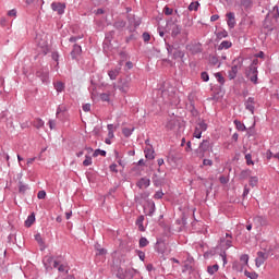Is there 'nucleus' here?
I'll return each instance as SVG.
<instances>
[{
  "instance_id": "1",
  "label": "nucleus",
  "mask_w": 279,
  "mask_h": 279,
  "mask_svg": "<svg viewBox=\"0 0 279 279\" xmlns=\"http://www.w3.org/2000/svg\"><path fill=\"white\" fill-rule=\"evenodd\" d=\"M117 87L121 93L128 94L132 87V80L129 77L120 78Z\"/></svg>"
},
{
  "instance_id": "2",
  "label": "nucleus",
  "mask_w": 279,
  "mask_h": 279,
  "mask_svg": "<svg viewBox=\"0 0 279 279\" xmlns=\"http://www.w3.org/2000/svg\"><path fill=\"white\" fill-rule=\"evenodd\" d=\"M246 77L250 80V82L257 84L258 81V71L255 66H250L246 71Z\"/></svg>"
},
{
  "instance_id": "3",
  "label": "nucleus",
  "mask_w": 279,
  "mask_h": 279,
  "mask_svg": "<svg viewBox=\"0 0 279 279\" xmlns=\"http://www.w3.org/2000/svg\"><path fill=\"white\" fill-rule=\"evenodd\" d=\"M268 253H264L263 251L257 252V257L255 259V266L256 267H262L265 262L268 259Z\"/></svg>"
},
{
  "instance_id": "4",
  "label": "nucleus",
  "mask_w": 279,
  "mask_h": 279,
  "mask_svg": "<svg viewBox=\"0 0 279 279\" xmlns=\"http://www.w3.org/2000/svg\"><path fill=\"white\" fill-rule=\"evenodd\" d=\"M66 4L63 2H52L51 3V10L53 12H57L59 15H62L65 13Z\"/></svg>"
},
{
  "instance_id": "5",
  "label": "nucleus",
  "mask_w": 279,
  "mask_h": 279,
  "mask_svg": "<svg viewBox=\"0 0 279 279\" xmlns=\"http://www.w3.org/2000/svg\"><path fill=\"white\" fill-rule=\"evenodd\" d=\"M207 130V124L205 122H199L197 125H196V129H195V132H194V136L196 138H201L202 137V133L204 131Z\"/></svg>"
},
{
  "instance_id": "6",
  "label": "nucleus",
  "mask_w": 279,
  "mask_h": 279,
  "mask_svg": "<svg viewBox=\"0 0 279 279\" xmlns=\"http://www.w3.org/2000/svg\"><path fill=\"white\" fill-rule=\"evenodd\" d=\"M209 147H210V142L207 140L203 141V143L199 145V153H198L199 158H204L205 153L208 151Z\"/></svg>"
},
{
  "instance_id": "7",
  "label": "nucleus",
  "mask_w": 279,
  "mask_h": 279,
  "mask_svg": "<svg viewBox=\"0 0 279 279\" xmlns=\"http://www.w3.org/2000/svg\"><path fill=\"white\" fill-rule=\"evenodd\" d=\"M150 185V180L148 178H141L137 182H136V186L140 190H145Z\"/></svg>"
},
{
  "instance_id": "8",
  "label": "nucleus",
  "mask_w": 279,
  "mask_h": 279,
  "mask_svg": "<svg viewBox=\"0 0 279 279\" xmlns=\"http://www.w3.org/2000/svg\"><path fill=\"white\" fill-rule=\"evenodd\" d=\"M235 24L236 21L234 12L227 13V25H229V28H234Z\"/></svg>"
},
{
  "instance_id": "9",
  "label": "nucleus",
  "mask_w": 279,
  "mask_h": 279,
  "mask_svg": "<svg viewBox=\"0 0 279 279\" xmlns=\"http://www.w3.org/2000/svg\"><path fill=\"white\" fill-rule=\"evenodd\" d=\"M170 29H171V36L177 37L181 34L182 27L175 23L169 24Z\"/></svg>"
},
{
  "instance_id": "10",
  "label": "nucleus",
  "mask_w": 279,
  "mask_h": 279,
  "mask_svg": "<svg viewBox=\"0 0 279 279\" xmlns=\"http://www.w3.org/2000/svg\"><path fill=\"white\" fill-rule=\"evenodd\" d=\"M255 99L250 97L247 98V100L245 101V109H247L252 114H254L255 111Z\"/></svg>"
},
{
  "instance_id": "11",
  "label": "nucleus",
  "mask_w": 279,
  "mask_h": 279,
  "mask_svg": "<svg viewBox=\"0 0 279 279\" xmlns=\"http://www.w3.org/2000/svg\"><path fill=\"white\" fill-rule=\"evenodd\" d=\"M155 203L154 202H148L147 205L144 207V211L147 216L151 217L155 213Z\"/></svg>"
},
{
  "instance_id": "12",
  "label": "nucleus",
  "mask_w": 279,
  "mask_h": 279,
  "mask_svg": "<svg viewBox=\"0 0 279 279\" xmlns=\"http://www.w3.org/2000/svg\"><path fill=\"white\" fill-rule=\"evenodd\" d=\"M36 221V217L35 214L32 213L31 215H28V218H26V221H24V225L26 226V228H31Z\"/></svg>"
},
{
  "instance_id": "13",
  "label": "nucleus",
  "mask_w": 279,
  "mask_h": 279,
  "mask_svg": "<svg viewBox=\"0 0 279 279\" xmlns=\"http://www.w3.org/2000/svg\"><path fill=\"white\" fill-rule=\"evenodd\" d=\"M82 53V46H78L77 44H75L73 46V50L71 52V56L73 59L77 58V56H80Z\"/></svg>"
},
{
  "instance_id": "14",
  "label": "nucleus",
  "mask_w": 279,
  "mask_h": 279,
  "mask_svg": "<svg viewBox=\"0 0 279 279\" xmlns=\"http://www.w3.org/2000/svg\"><path fill=\"white\" fill-rule=\"evenodd\" d=\"M148 197H149V193H148V192H143V193H141V194H138V195L135 196V202L138 203V204H141L142 201H145V199H147Z\"/></svg>"
},
{
  "instance_id": "15",
  "label": "nucleus",
  "mask_w": 279,
  "mask_h": 279,
  "mask_svg": "<svg viewBox=\"0 0 279 279\" xmlns=\"http://www.w3.org/2000/svg\"><path fill=\"white\" fill-rule=\"evenodd\" d=\"M144 151H145V157L147 158V160H154L155 151L151 147L146 148Z\"/></svg>"
},
{
  "instance_id": "16",
  "label": "nucleus",
  "mask_w": 279,
  "mask_h": 279,
  "mask_svg": "<svg viewBox=\"0 0 279 279\" xmlns=\"http://www.w3.org/2000/svg\"><path fill=\"white\" fill-rule=\"evenodd\" d=\"M218 270H219V264H214L213 266L207 267V272L210 276H214L216 272H218Z\"/></svg>"
},
{
  "instance_id": "17",
  "label": "nucleus",
  "mask_w": 279,
  "mask_h": 279,
  "mask_svg": "<svg viewBox=\"0 0 279 279\" xmlns=\"http://www.w3.org/2000/svg\"><path fill=\"white\" fill-rule=\"evenodd\" d=\"M248 260H250L248 255H242V256L240 257V262L242 263V264H241L240 271H243V267L248 265Z\"/></svg>"
},
{
  "instance_id": "18",
  "label": "nucleus",
  "mask_w": 279,
  "mask_h": 279,
  "mask_svg": "<svg viewBox=\"0 0 279 279\" xmlns=\"http://www.w3.org/2000/svg\"><path fill=\"white\" fill-rule=\"evenodd\" d=\"M121 72V68L116 69V70H111L108 75L110 77V80L114 81L117 80V77L119 76V73Z\"/></svg>"
},
{
  "instance_id": "19",
  "label": "nucleus",
  "mask_w": 279,
  "mask_h": 279,
  "mask_svg": "<svg viewBox=\"0 0 279 279\" xmlns=\"http://www.w3.org/2000/svg\"><path fill=\"white\" fill-rule=\"evenodd\" d=\"M143 221H144V216L143 215L138 216V218L136 219V226L138 227V230L141 232L145 231V228L143 226Z\"/></svg>"
},
{
  "instance_id": "20",
  "label": "nucleus",
  "mask_w": 279,
  "mask_h": 279,
  "mask_svg": "<svg viewBox=\"0 0 279 279\" xmlns=\"http://www.w3.org/2000/svg\"><path fill=\"white\" fill-rule=\"evenodd\" d=\"M53 257H45L44 259V266L46 268V270L51 269V264L53 263Z\"/></svg>"
},
{
  "instance_id": "21",
  "label": "nucleus",
  "mask_w": 279,
  "mask_h": 279,
  "mask_svg": "<svg viewBox=\"0 0 279 279\" xmlns=\"http://www.w3.org/2000/svg\"><path fill=\"white\" fill-rule=\"evenodd\" d=\"M238 72L239 68L236 65L231 68V71H229V80H234L236 77Z\"/></svg>"
},
{
  "instance_id": "22",
  "label": "nucleus",
  "mask_w": 279,
  "mask_h": 279,
  "mask_svg": "<svg viewBox=\"0 0 279 279\" xmlns=\"http://www.w3.org/2000/svg\"><path fill=\"white\" fill-rule=\"evenodd\" d=\"M95 248L97 252L96 255H98V256H105L108 253V251H106L105 247H100V245H96Z\"/></svg>"
},
{
  "instance_id": "23",
  "label": "nucleus",
  "mask_w": 279,
  "mask_h": 279,
  "mask_svg": "<svg viewBox=\"0 0 279 279\" xmlns=\"http://www.w3.org/2000/svg\"><path fill=\"white\" fill-rule=\"evenodd\" d=\"M53 86H54V89L58 93H62L64 90V88H65V85L62 82H57V83L53 84Z\"/></svg>"
},
{
  "instance_id": "24",
  "label": "nucleus",
  "mask_w": 279,
  "mask_h": 279,
  "mask_svg": "<svg viewBox=\"0 0 279 279\" xmlns=\"http://www.w3.org/2000/svg\"><path fill=\"white\" fill-rule=\"evenodd\" d=\"M101 101L110 102L111 100V93H104L99 95Z\"/></svg>"
},
{
  "instance_id": "25",
  "label": "nucleus",
  "mask_w": 279,
  "mask_h": 279,
  "mask_svg": "<svg viewBox=\"0 0 279 279\" xmlns=\"http://www.w3.org/2000/svg\"><path fill=\"white\" fill-rule=\"evenodd\" d=\"M220 245L228 250L229 247L232 246V241H231V239H227L226 241L220 240Z\"/></svg>"
},
{
  "instance_id": "26",
  "label": "nucleus",
  "mask_w": 279,
  "mask_h": 279,
  "mask_svg": "<svg viewBox=\"0 0 279 279\" xmlns=\"http://www.w3.org/2000/svg\"><path fill=\"white\" fill-rule=\"evenodd\" d=\"M232 47V44L230 40H222V44H220V49H230Z\"/></svg>"
},
{
  "instance_id": "27",
  "label": "nucleus",
  "mask_w": 279,
  "mask_h": 279,
  "mask_svg": "<svg viewBox=\"0 0 279 279\" xmlns=\"http://www.w3.org/2000/svg\"><path fill=\"white\" fill-rule=\"evenodd\" d=\"M216 37H218V39L227 38L228 32L226 29L218 31V33H216Z\"/></svg>"
},
{
  "instance_id": "28",
  "label": "nucleus",
  "mask_w": 279,
  "mask_h": 279,
  "mask_svg": "<svg viewBox=\"0 0 279 279\" xmlns=\"http://www.w3.org/2000/svg\"><path fill=\"white\" fill-rule=\"evenodd\" d=\"M240 5L243 7L244 9H248L252 5V0H241Z\"/></svg>"
},
{
  "instance_id": "29",
  "label": "nucleus",
  "mask_w": 279,
  "mask_h": 279,
  "mask_svg": "<svg viewBox=\"0 0 279 279\" xmlns=\"http://www.w3.org/2000/svg\"><path fill=\"white\" fill-rule=\"evenodd\" d=\"M248 183H250V186L255 187L258 184V178L251 177Z\"/></svg>"
},
{
  "instance_id": "30",
  "label": "nucleus",
  "mask_w": 279,
  "mask_h": 279,
  "mask_svg": "<svg viewBox=\"0 0 279 279\" xmlns=\"http://www.w3.org/2000/svg\"><path fill=\"white\" fill-rule=\"evenodd\" d=\"M215 76H216V81H218V83H220V85L225 84L226 80L221 73H216Z\"/></svg>"
},
{
  "instance_id": "31",
  "label": "nucleus",
  "mask_w": 279,
  "mask_h": 279,
  "mask_svg": "<svg viewBox=\"0 0 279 279\" xmlns=\"http://www.w3.org/2000/svg\"><path fill=\"white\" fill-rule=\"evenodd\" d=\"M94 158H97V156H107V151L106 150H101V149H96L93 154Z\"/></svg>"
},
{
  "instance_id": "32",
  "label": "nucleus",
  "mask_w": 279,
  "mask_h": 279,
  "mask_svg": "<svg viewBox=\"0 0 279 279\" xmlns=\"http://www.w3.org/2000/svg\"><path fill=\"white\" fill-rule=\"evenodd\" d=\"M90 165H93V158L89 156L85 157V160L83 161V166L84 167H90Z\"/></svg>"
},
{
  "instance_id": "33",
  "label": "nucleus",
  "mask_w": 279,
  "mask_h": 279,
  "mask_svg": "<svg viewBox=\"0 0 279 279\" xmlns=\"http://www.w3.org/2000/svg\"><path fill=\"white\" fill-rule=\"evenodd\" d=\"M199 8V2L195 1V2H192L189 7V10L190 11H197Z\"/></svg>"
},
{
  "instance_id": "34",
  "label": "nucleus",
  "mask_w": 279,
  "mask_h": 279,
  "mask_svg": "<svg viewBox=\"0 0 279 279\" xmlns=\"http://www.w3.org/2000/svg\"><path fill=\"white\" fill-rule=\"evenodd\" d=\"M44 125H45V122H44L43 120H40V119H37V120L34 121V126H35L36 129H40V128H43Z\"/></svg>"
},
{
  "instance_id": "35",
  "label": "nucleus",
  "mask_w": 279,
  "mask_h": 279,
  "mask_svg": "<svg viewBox=\"0 0 279 279\" xmlns=\"http://www.w3.org/2000/svg\"><path fill=\"white\" fill-rule=\"evenodd\" d=\"M148 240L145 236L140 239V247H146L148 245Z\"/></svg>"
},
{
  "instance_id": "36",
  "label": "nucleus",
  "mask_w": 279,
  "mask_h": 279,
  "mask_svg": "<svg viewBox=\"0 0 279 279\" xmlns=\"http://www.w3.org/2000/svg\"><path fill=\"white\" fill-rule=\"evenodd\" d=\"M173 58H174V59H183V58H184V52H182V50H177V51L173 53Z\"/></svg>"
},
{
  "instance_id": "37",
  "label": "nucleus",
  "mask_w": 279,
  "mask_h": 279,
  "mask_svg": "<svg viewBox=\"0 0 279 279\" xmlns=\"http://www.w3.org/2000/svg\"><path fill=\"white\" fill-rule=\"evenodd\" d=\"M244 276L250 278V279H257L258 275H256L255 272H248V271H244Z\"/></svg>"
},
{
  "instance_id": "38",
  "label": "nucleus",
  "mask_w": 279,
  "mask_h": 279,
  "mask_svg": "<svg viewBox=\"0 0 279 279\" xmlns=\"http://www.w3.org/2000/svg\"><path fill=\"white\" fill-rule=\"evenodd\" d=\"M134 129H128V128H124L122 130V133L125 137H129L130 135H132V132H133Z\"/></svg>"
},
{
  "instance_id": "39",
  "label": "nucleus",
  "mask_w": 279,
  "mask_h": 279,
  "mask_svg": "<svg viewBox=\"0 0 279 279\" xmlns=\"http://www.w3.org/2000/svg\"><path fill=\"white\" fill-rule=\"evenodd\" d=\"M58 271L59 272H69V268H68V266H64V264H60V266H58Z\"/></svg>"
},
{
  "instance_id": "40",
  "label": "nucleus",
  "mask_w": 279,
  "mask_h": 279,
  "mask_svg": "<svg viewBox=\"0 0 279 279\" xmlns=\"http://www.w3.org/2000/svg\"><path fill=\"white\" fill-rule=\"evenodd\" d=\"M35 241L40 244L44 245V240L40 233L35 234Z\"/></svg>"
},
{
  "instance_id": "41",
  "label": "nucleus",
  "mask_w": 279,
  "mask_h": 279,
  "mask_svg": "<svg viewBox=\"0 0 279 279\" xmlns=\"http://www.w3.org/2000/svg\"><path fill=\"white\" fill-rule=\"evenodd\" d=\"M163 13H165L167 16H170V15H172V13H173V9H171V8H169V7H165Z\"/></svg>"
},
{
  "instance_id": "42",
  "label": "nucleus",
  "mask_w": 279,
  "mask_h": 279,
  "mask_svg": "<svg viewBox=\"0 0 279 279\" xmlns=\"http://www.w3.org/2000/svg\"><path fill=\"white\" fill-rule=\"evenodd\" d=\"M46 196H47V193H46L45 191H39V192L37 193V198H38V199H45Z\"/></svg>"
},
{
  "instance_id": "43",
  "label": "nucleus",
  "mask_w": 279,
  "mask_h": 279,
  "mask_svg": "<svg viewBox=\"0 0 279 279\" xmlns=\"http://www.w3.org/2000/svg\"><path fill=\"white\" fill-rule=\"evenodd\" d=\"M16 14H17L16 9H11V10H9V12H8V15H9L10 17H16Z\"/></svg>"
},
{
  "instance_id": "44",
  "label": "nucleus",
  "mask_w": 279,
  "mask_h": 279,
  "mask_svg": "<svg viewBox=\"0 0 279 279\" xmlns=\"http://www.w3.org/2000/svg\"><path fill=\"white\" fill-rule=\"evenodd\" d=\"M236 129L244 131L245 126L238 120L234 121Z\"/></svg>"
},
{
  "instance_id": "45",
  "label": "nucleus",
  "mask_w": 279,
  "mask_h": 279,
  "mask_svg": "<svg viewBox=\"0 0 279 279\" xmlns=\"http://www.w3.org/2000/svg\"><path fill=\"white\" fill-rule=\"evenodd\" d=\"M143 40H144L145 43H148V41L150 40V35H149V33H147V32L143 33Z\"/></svg>"
},
{
  "instance_id": "46",
  "label": "nucleus",
  "mask_w": 279,
  "mask_h": 279,
  "mask_svg": "<svg viewBox=\"0 0 279 279\" xmlns=\"http://www.w3.org/2000/svg\"><path fill=\"white\" fill-rule=\"evenodd\" d=\"M48 125L50 130H53L57 126V122L54 120H49Z\"/></svg>"
},
{
  "instance_id": "47",
  "label": "nucleus",
  "mask_w": 279,
  "mask_h": 279,
  "mask_svg": "<svg viewBox=\"0 0 279 279\" xmlns=\"http://www.w3.org/2000/svg\"><path fill=\"white\" fill-rule=\"evenodd\" d=\"M110 171L113 172V173H119V170H117V163H112L110 167H109Z\"/></svg>"
},
{
  "instance_id": "48",
  "label": "nucleus",
  "mask_w": 279,
  "mask_h": 279,
  "mask_svg": "<svg viewBox=\"0 0 279 279\" xmlns=\"http://www.w3.org/2000/svg\"><path fill=\"white\" fill-rule=\"evenodd\" d=\"M246 165H254L251 155H245Z\"/></svg>"
},
{
  "instance_id": "49",
  "label": "nucleus",
  "mask_w": 279,
  "mask_h": 279,
  "mask_svg": "<svg viewBox=\"0 0 279 279\" xmlns=\"http://www.w3.org/2000/svg\"><path fill=\"white\" fill-rule=\"evenodd\" d=\"M203 165H204L205 167H211L213 160H210V159H204Z\"/></svg>"
},
{
  "instance_id": "50",
  "label": "nucleus",
  "mask_w": 279,
  "mask_h": 279,
  "mask_svg": "<svg viewBox=\"0 0 279 279\" xmlns=\"http://www.w3.org/2000/svg\"><path fill=\"white\" fill-rule=\"evenodd\" d=\"M202 80H203L204 82H208V81H209V75H208V73L203 72V73H202Z\"/></svg>"
},
{
  "instance_id": "51",
  "label": "nucleus",
  "mask_w": 279,
  "mask_h": 279,
  "mask_svg": "<svg viewBox=\"0 0 279 279\" xmlns=\"http://www.w3.org/2000/svg\"><path fill=\"white\" fill-rule=\"evenodd\" d=\"M162 196H163V193L161 191H158V192H156L154 197H155V199H161Z\"/></svg>"
},
{
  "instance_id": "52",
  "label": "nucleus",
  "mask_w": 279,
  "mask_h": 279,
  "mask_svg": "<svg viewBox=\"0 0 279 279\" xmlns=\"http://www.w3.org/2000/svg\"><path fill=\"white\" fill-rule=\"evenodd\" d=\"M90 110H92V105L86 104V105L83 106V111L89 112Z\"/></svg>"
},
{
  "instance_id": "53",
  "label": "nucleus",
  "mask_w": 279,
  "mask_h": 279,
  "mask_svg": "<svg viewBox=\"0 0 279 279\" xmlns=\"http://www.w3.org/2000/svg\"><path fill=\"white\" fill-rule=\"evenodd\" d=\"M27 191V186L20 183V193L24 194Z\"/></svg>"
},
{
  "instance_id": "54",
  "label": "nucleus",
  "mask_w": 279,
  "mask_h": 279,
  "mask_svg": "<svg viewBox=\"0 0 279 279\" xmlns=\"http://www.w3.org/2000/svg\"><path fill=\"white\" fill-rule=\"evenodd\" d=\"M51 58H52V60H54L56 62H58V61H59V53H58V52H52V53H51Z\"/></svg>"
},
{
  "instance_id": "55",
  "label": "nucleus",
  "mask_w": 279,
  "mask_h": 279,
  "mask_svg": "<svg viewBox=\"0 0 279 279\" xmlns=\"http://www.w3.org/2000/svg\"><path fill=\"white\" fill-rule=\"evenodd\" d=\"M41 82H43V83H47V82H48V73H45V74L41 76Z\"/></svg>"
},
{
  "instance_id": "56",
  "label": "nucleus",
  "mask_w": 279,
  "mask_h": 279,
  "mask_svg": "<svg viewBox=\"0 0 279 279\" xmlns=\"http://www.w3.org/2000/svg\"><path fill=\"white\" fill-rule=\"evenodd\" d=\"M35 160H36L35 157L28 158V160H26V165H28V167H29V165H33V162H35Z\"/></svg>"
},
{
  "instance_id": "57",
  "label": "nucleus",
  "mask_w": 279,
  "mask_h": 279,
  "mask_svg": "<svg viewBox=\"0 0 279 279\" xmlns=\"http://www.w3.org/2000/svg\"><path fill=\"white\" fill-rule=\"evenodd\" d=\"M240 177H241L242 179H246V178L248 177V171H242L241 174H240Z\"/></svg>"
},
{
  "instance_id": "58",
  "label": "nucleus",
  "mask_w": 279,
  "mask_h": 279,
  "mask_svg": "<svg viewBox=\"0 0 279 279\" xmlns=\"http://www.w3.org/2000/svg\"><path fill=\"white\" fill-rule=\"evenodd\" d=\"M219 20V15L218 14H214V15H211V17H210V21L211 22H216V21H218Z\"/></svg>"
},
{
  "instance_id": "59",
  "label": "nucleus",
  "mask_w": 279,
  "mask_h": 279,
  "mask_svg": "<svg viewBox=\"0 0 279 279\" xmlns=\"http://www.w3.org/2000/svg\"><path fill=\"white\" fill-rule=\"evenodd\" d=\"M107 129H108V132H114V125L113 124H108Z\"/></svg>"
},
{
  "instance_id": "60",
  "label": "nucleus",
  "mask_w": 279,
  "mask_h": 279,
  "mask_svg": "<svg viewBox=\"0 0 279 279\" xmlns=\"http://www.w3.org/2000/svg\"><path fill=\"white\" fill-rule=\"evenodd\" d=\"M52 267L58 269V268L60 267V266H59V262H57V260L53 259V260H52Z\"/></svg>"
},
{
  "instance_id": "61",
  "label": "nucleus",
  "mask_w": 279,
  "mask_h": 279,
  "mask_svg": "<svg viewBox=\"0 0 279 279\" xmlns=\"http://www.w3.org/2000/svg\"><path fill=\"white\" fill-rule=\"evenodd\" d=\"M186 151H192V143L190 141L187 142Z\"/></svg>"
},
{
  "instance_id": "62",
  "label": "nucleus",
  "mask_w": 279,
  "mask_h": 279,
  "mask_svg": "<svg viewBox=\"0 0 279 279\" xmlns=\"http://www.w3.org/2000/svg\"><path fill=\"white\" fill-rule=\"evenodd\" d=\"M71 217H72V211L65 213V218H66V220H70Z\"/></svg>"
},
{
  "instance_id": "63",
  "label": "nucleus",
  "mask_w": 279,
  "mask_h": 279,
  "mask_svg": "<svg viewBox=\"0 0 279 279\" xmlns=\"http://www.w3.org/2000/svg\"><path fill=\"white\" fill-rule=\"evenodd\" d=\"M108 137H109V138H113V137H114V132L108 131Z\"/></svg>"
},
{
  "instance_id": "64",
  "label": "nucleus",
  "mask_w": 279,
  "mask_h": 279,
  "mask_svg": "<svg viewBox=\"0 0 279 279\" xmlns=\"http://www.w3.org/2000/svg\"><path fill=\"white\" fill-rule=\"evenodd\" d=\"M157 162H158L159 167H161V165H163L165 161H163L162 158H160V159L157 160Z\"/></svg>"
}]
</instances>
